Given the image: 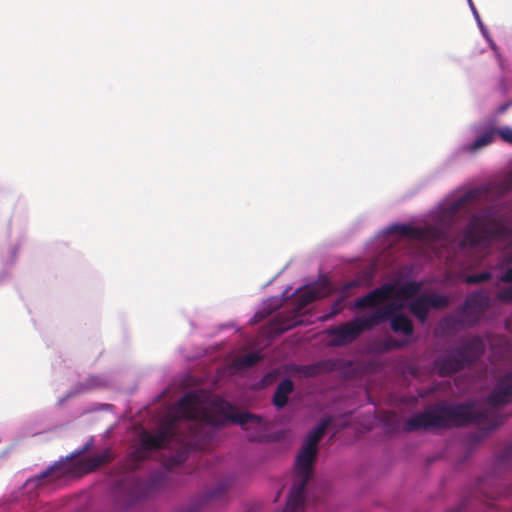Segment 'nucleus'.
I'll return each instance as SVG.
<instances>
[{
	"label": "nucleus",
	"instance_id": "nucleus-8",
	"mask_svg": "<svg viewBox=\"0 0 512 512\" xmlns=\"http://www.w3.org/2000/svg\"><path fill=\"white\" fill-rule=\"evenodd\" d=\"M489 299L482 292L469 295L463 306L457 311V316H449L443 320L447 328L471 327L475 325L482 313L488 307Z\"/></svg>",
	"mask_w": 512,
	"mask_h": 512
},
{
	"label": "nucleus",
	"instance_id": "nucleus-34",
	"mask_svg": "<svg viewBox=\"0 0 512 512\" xmlns=\"http://www.w3.org/2000/svg\"><path fill=\"white\" fill-rule=\"evenodd\" d=\"M224 491H225V488H220V492H219V493H217L216 491H215V492H213V493H212V495H211V497H213V498H214V497H217V496H219V494H220V493H222V492H224Z\"/></svg>",
	"mask_w": 512,
	"mask_h": 512
},
{
	"label": "nucleus",
	"instance_id": "nucleus-15",
	"mask_svg": "<svg viewBox=\"0 0 512 512\" xmlns=\"http://www.w3.org/2000/svg\"><path fill=\"white\" fill-rule=\"evenodd\" d=\"M294 385L290 379L281 381L274 393L273 404L277 408H283L288 401L289 394L293 391Z\"/></svg>",
	"mask_w": 512,
	"mask_h": 512
},
{
	"label": "nucleus",
	"instance_id": "nucleus-32",
	"mask_svg": "<svg viewBox=\"0 0 512 512\" xmlns=\"http://www.w3.org/2000/svg\"><path fill=\"white\" fill-rule=\"evenodd\" d=\"M512 188V179H508L503 183V190L508 191Z\"/></svg>",
	"mask_w": 512,
	"mask_h": 512
},
{
	"label": "nucleus",
	"instance_id": "nucleus-25",
	"mask_svg": "<svg viewBox=\"0 0 512 512\" xmlns=\"http://www.w3.org/2000/svg\"><path fill=\"white\" fill-rule=\"evenodd\" d=\"M491 278H492L491 273L488 271H484L481 273L466 276L465 282L468 284H478V283L489 281Z\"/></svg>",
	"mask_w": 512,
	"mask_h": 512
},
{
	"label": "nucleus",
	"instance_id": "nucleus-3",
	"mask_svg": "<svg viewBox=\"0 0 512 512\" xmlns=\"http://www.w3.org/2000/svg\"><path fill=\"white\" fill-rule=\"evenodd\" d=\"M91 438L78 451L60 458L43 472L27 480L26 485L40 492H50L62 487L68 480L82 477L96 469V451Z\"/></svg>",
	"mask_w": 512,
	"mask_h": 512
},
{
	"label": "nucleus",
	"instance_id": "nucleus-20",
	"mask_svg": "<svg viewBox=\"0 0 512 512\" xmlns=\"http://www.w3.org/2000/svg\"><path fill=\"white\" fill-rule=\"evenodd\" d=\"M497 135L496 129H490L484 132L482 135L478 136L475 141L471 145V150L476 151L479 150L489 144H491Z\"/></svg>",
	"mask_w": 512,
	"mask_h": 512
},
{
	"label": "nucleus",
	"instance_id": "nucleus-36",
	"mask_svg": "<svg viewBox=\"0 0 512 512\" xmlns=\"http://www.w3.org/2000/svg\"><path fill=\"white\" fill-rule=\"evenodd\" d=\"M450 512H461V509L460 508H457L456 510H452Z\"/></svg>",
	"mask_w": 512,
	"mask_h": 512
},
{
	"label": "nucleus",
	"instance_id": "nucleus-5",
	"mask_svg": "<svg viewBox=\"0 0 512 512\" xmlns=\"http://www.w3.org/2000/svg\"><path fill=\"white\" fill-rule=\"evenodd\" d=\"M484 353V343L479 337L467 340L459 347L446 351L434 361V369L444 377L463 370Z\"/></svg>",
	"mask_w": 512,
	"mask_h": 512
},
{
	"label": "nucleus",
	"instance_id": "nucleus-11",
	"mask_svg": "<svg viewBox=\"0 0 512 512\" xmlns=\"http://www.w3.org/2000/svg\"><path fill=\"white\" fill-rule=\"evenodd\" d=\"M392 307L391 314L382 320V323L390 320V326L393 332L395 333H401L405 336H410L414 332V326L411 321V319L401 313H396V311L400 308L398 305H396L394 302L387 303L383 305L382 307Z\"/></svg>",
	"mask_w": 512,
	"mask_h": 512
},
{
	"label": "nucleus",
	"instance_id": "nucleus-2",
	"mask_svg": "<svg viewBox=\"0 0 512 512\" xmlns=\"http://www.w3.org/2000/svg\"><path fill=\"white\" fill-rule=\"evenodd\" d=\"M487 401L490 407L484 410H477L471 404L434 405L408 418L404 423V430L413 432L445 429L467 424H476L485 430H493L504 421L499 413V407L512 402V370L497 379Z\"/></svg>",
	"mask_w": 512,
	"mask_h": 512
},
{
	"label": "nucleus",
	"instance_id": "nucleus-31",
	"mask_svg": "<svg viewBox=\"0 0 512 512\" xmlns=\"http://www.w3.org/2000/svg\"><path fill=\"white\" fill-rule=\"evenodd\" d=\"M201 508L202 506L199 502H194L189 504L187 507L180 509L177 512H200Z\"/></svg>",
	"mask_w": 512,
	"mask_h": 512
},
{
	"label": "nucleus",
	"instance_id": "nucleus-1",
	"mask_svg": "<svg viewBox=\"0 0 512 512\" xmlns=\"http://www.w3.org/2000/svg\"><path fill=\"white\" fill-rule=\"evenodd\" d=\"M237 423L244 429L248 425H260L261 418L251 413H239L228 401L210 398L200 390L186 393L162 419L159 430L151 434L143 430L140 444L127 458L126 468L135 470L152 451L167 448L172 450L168 460L170 466L183 463L189 452L200 449L214 436L217 427Z\"/></svg>",
	"mask_w": 512,
	"mask_h": 512
},
{
	"label": "nucleus",
	"instance_id": "nucleus-27",
	"mask_svg": "<svg viewBox=\"0 0 512 512\" xmlns=\"http://www.w3.org/2000/svg\"><path fill=\"white\" fill-rule=\"evenodd\" d=\"M497 135H499L503 141L512 144V128L505 126L500 129H496Z\"/></svg>",
	"mask_w": 512,
	"mask_h": 512
},
{
	"label": "nucleus",
	"instance_id": "nucleus-26",
	"mask_svg": "<svg viewBox=\"0 0 512 512\" xmlns=\"http://www.w3.org/2000/svg\"><path fill=\"white\" fill-rule=\"evenodd\" d=\"M497 299L501 302H512V286L500 290L497 294Z\"/></svg>",
	"mask_w": 512,
	"mask_h": 512
},
{
	"label": "nucleus",
	"instance_id": "nucleus-35",
	"mask_svg": "<svg viewBox=\"0 0 512 512\" xmlns=\"http://www.w3.org/2000/svg\"><path fill=\"white\" fill-rule=\"evenodd\" d=\"M282 512H296V511L294 509H289V504L287 503L286 507L284 508V510Z\"/></svg>",
	"mask_w": 512,
	"mask_h": 512
},
{
	"label": "nucleus",
	"instance_id": "nucleus-9",
	"mask_svg": "<svg viewBox=\"0 0 512 512\" xmlns=\"http://www.w3.org/2000/svg\"><path fill=\"white\" fill-rule=\"evenodd\" d=\"M390 230L402 237L429 243L442 241L446 238V231L442 227L435 225L415 227L410 224H399L392 226Z\"/></svg>",
	"mask_w": 512,
	"mask_h": 512
},
{
	"label": "nucleus",
	"instance_id": "nucleus-12",
	"mask_svg": "<svg viewBox=\"0 0 512 512\" xmlns=\"http://www.w3.org/2000/svg\"><path fill=\"white\" fill-rule=\"evenodd\" d=\"M330 294L328 289V283L324 282L317 286H313L307 288L306 290L300 292L296 298V305L294 308V312L299 314L307 305L310 303L327 297Z\"/></svg>",
	"mask_w": 512,
	"mask_h": 512
},
{
	"label": "nucleus",
	"instance_id": "nucleus-24",
	"mask_svg": "<svg viewBox=\"0 0 512 512\" xmlns=\"http://www.w3.org/2000/svg\"><path fill=\"white\" fill-rule=\"evenodd\" d=\"M345 296H340L332 305L331 311L321 317L323 321H327L340 314L344 309Z\"/></svg>",
	"mask_w": 512,
	"mask_h": 512
},
{
	"label": "nucleus",
	"instance_id": "nucleus-28",
	"mask_svg": "<svg viewBox=\"0 0 512 512\" xmlns=\"http://www.w3.org/2000/svg\"><path fill=\"white\" fill-rule=\"evenodd\" d=\"M403 343L401 341L395 340V339H387L384 342V350L388 351L391 349H398L401 348Z\"/></svg>",
	"mask_w": 512,
	"mask_h": 512
},
{
	"label": "nucleus",
	"instance_id": "nucleus-14",
	"mask_svg": "<svg viewBox=\"0 0 512 512\" xmlns=\"http://www.w3.org/2000/svg\"><path fill=\"white\" fill-rule=\"evenodd\" d=\"M374 276L373 269H367L360 276H358L356 279L349 281L345 283L341 287V295L345 296V298L349 297L350 291L354 288L360 287V286H366L369 287L371 285L372 278Z\"/></svg>",
	"mask_w": 512,
	"mask_h": 512
},
{
	"label": "nucleus",
	"instance_id": "nucleus-18",
	"mask_svg": "<svg viewBox=\"0 0 512 512\" xmlns=\"http://www.w3.org/2000/svg\"><path fill=\"white\" fill-rule=\"evenodd\" d=\"M476 198V192L475 191H469L459 197L457 200L453 201L447 208L446 214L453 218L457 212H459L463 207L466 206V204Z\"/></svg>",
	"mask_w": 512,
	"mask_h": 512
},
{
	"label": "nucleus",
	"instance_id": "nucleus-4",
	"mask_svg": "<svg viewBox=\"0 0 512 512\" xmlns=\"http://www.w3.org/2000/svg\"><path fill=\"white\" fill-rule=\"evenodd\" d=\"M331 418L322 419L306 436L295 462V476L288 496L289 509L304 512V492L313 474V464L318 452V443L326 433Z\"/></svg>",
	"mask_w": 512,
	"mask_h": 512
},
{
	"label": "nucleus",
	"instance_id": "nucleus-13",
	"mask_svg": "<svg viewBox=\"0 0 512 512\" xmlns=\"http://www.w3.org/2000/svg\"><path fill=\"white\" fill-rule=\"evenodd\" d=\"M297 324V321L293 318L288 319L284 318L282 315L278 314L275 318H273L268 327L267 332L269 335H281L284 332L292 329Z\"/></svg>",
	"mask_w": 512,
	"mask_h": 512
},
{
	"label": "nucleus",
	"instance_id": "nucleus-30",
	"mask_svg": "<svg viewBox=\"0 0 512 512\" xmlns=\"http://www.w3.org/2000/svg\"><path fill=\"white\" fill-rule=\"evenodd\" d=\"M480 489L483 491V493L488 497V498H491V499H496L498 497H501L503 495V492L496 489V490H493L492 492H486L484 490V481L481 480V483H480Z\"/></svg>",
	"mask_w": 512,
	"mask_h": 512
},
{
	"label": "nucleus",
	"instance_id": "nucleus-21",
	"mask_svg": "<svg viewBox=\"0 0 512 512\" xmlns=\"http://www.w3.org/2000/svg\"><path fill=\"white\" fill-rule=\"evenodd\" d=\"M426 300L429 308L443 309L449 305L448 297L441 294H426Z\"/></svg>",
	"mask_w": 512,
	"mask_h": 512
},
{
	"label": "nucleus",
	"instance_id": "nucleus-29",
	"mask_svg": "<svg viewBox=\"0 0 512 512\" xmlns=\"http://www.w3.org/2000/svg\"><path fill=\"white\" fill-rule=\"evenodd\" d=\"M327 365H328V362H321V363H318L315 365H311L307 369L308 374L315 375V374L319 373L321 370H323L324 368H326Z\"/></svg>",
	"mask_w": 512,
	"mask_h": 512
},
{
	"label": "nucleus",
	"instance_id": "nucleus-16",
	"mask_svg": "<svg viewBox=\"0 0 512 512\" xmlns=\"http://www.w3.org/2000/svg\"><path fill=\"white\" fill-rule=\"evenodd\" d=\"M411 313L422 323H424L429 314V305L426 300V294L416 297L409 305Z\"/></svg>",
	"mask_w": 512,
	"mask_h": 512
},
{
	"label": "nucleus",
	"instance_id": "nucleus-33",
	"mask_svg": "<svg viewBox=\"0 0 512 512\" xmlns=\"http://www.w3.org/2000/svg\"><path fill=\"white\" fill-rule=\"evenodd\" d=\"M97 461H98V466L101 465L102 463H104L105 462L104 456H102L98 453Z\"/></svg>",
	"mask_w": 512,
	"mask_h": 512
},
{
	"label": "nucleus",
	"instance_id": "nucleus-17",
	"mask_svg": "<svg viewBox=\"0 0 512 512\" xmlns=\"http://www.w3.org/2000/svg\"><path fill=\"white\" fill-rule=\"evenodd\" d=\"M262 358L263 356L260 352H250L238 357L233 365L240 370L247 369L255 366Z\"/></svg>",
	"mask_w": 512,
	"mask_h": 512
},
{
	"label": "nucleus",
	"instance_id": "nucleus-10",
	"mask_svg": "<svg viewBox=\"0 0 512 512\" xmlns=\"http://www.w3.org/2000/svg\"><path fill=\"white\" fill-rule=\"evenodd\" d=\"M395 296V285L391 283H385L380 287L372 290L363 297L358 298L354 307L356 309L372 308L379 304L393 298Z\"/></svg>",
	"mask_w": 512,
	"mask_h": 512
},
{
	"label": "nucleus",
	"instance_id": "nucleus-22",
	"mask_svg": "<svg viewBox=\"0 0 512 512\" xmlns=\"http://www.w3.org/2000/svg\"><path fill=\"white\" fill-rule=\"evenodd\" d=\"M420 290V284L417 282H407L403 284L398 290L395 289V295L404 298H411L416 295Z\"/></svg>",
	"mask_w": 512,
	"mask_h": 512
},
{
	"label": "nucleus",
	"instance_id": "nucleus-19",
	"mask_svg": "<svg viewBox=\"0 0 512 512\" xmlns=\"http://www.w3.org/2000/svg\"><path fill=\"white\" fill-rule=\"evenodd\" d=\"M512 468V445L506 447L504 451L497 457L495 462V472Z\"/></svg>",
	"mask_w": 512,
	"mask_h": 512
},
{
	"label": "nucleus",
	"instance_id": "nucleus-7",
	"mask_svg": "<svg viewBox=\"0 0 512 512\" xmlns=\"http://www.w3.org/2000/svg\"><path fill=\"white\" fill-rule=\"evenodd\" d=\"M508 227L490 214L473 215L463 230L461 246L475 247L482 242L504 238Z\"/></svg>",
	"mask_w": 512,
	"mask_h": 512
},
{
	"label": "nucleus",
	"instance_id": "nucleus-23",
	"mask_svg": "<svg viewBox=\"0 0 512 512\" xmlns=\"http://www.w3.org/2000/svg\"><path fill=\"white\" fill-rule=\"evenodd\" d=\"M502 265L507 268L499 277V280L503 283H512V253L504 255Z\"/></svg>",
	"mask_w": 512,
	"mask_h": 512
},
{
	"label": "nucleus",
	"instance_id": "nucleus-6",
	"mask_svg": "<svg viewBox=\"0 0 512 512\" xmlns=\"http://www.w3.org/2000/svg\"><path fill=\"white\" fill-rule=\"evenodd\" d=\"M391 311V306L380 307L368 316L358 317L339 326L330 327L327 329L330 345L341 347L354 342L364 331L381 324L382 320L391 314Z\"/></svg>",
	"mask_w": 512,
	"mask_h": 512
}]
</instances>
